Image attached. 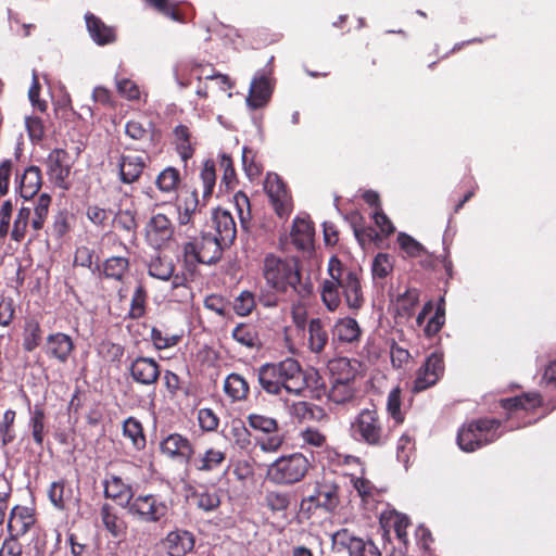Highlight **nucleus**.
Masks as SVG:
<instances>
[{
    "label": "nucleus",
    "mask_w": 556,
    "mask_h": 556,
    "mask_svg": "<svg viewBox=\"0 0 556 556\" xmlns=\"http://www.w3.org/2000/svg\"><path fill=\"white\" fill-rule=\"evenodd\" d=\"M329 278L320 286L321 302L329 312H334L341 305L343 295L346 306L352 311H358L364 304L358 274L344 267L337 256H331L328 262Z\"/></svg>",
    "instance_id": "1"
},
{
    "label": "nucleus",
    "mask_w": 556,
    "mask_h": 556,
    "mask_svg": "<svg viewBox=\"0 0 556 556\" xmlns=\"http://www.w3.org/2000/svg\"><path fill=\"white\" fill-rule=\"evenodd\" d=\"M263 276L268 287L276 293L293 299L305 300L312 294L313 287L302 281L295 260L269 254L264 258Z\"/></svg>",
    "instance_id": "2"
},
{
    "label": "nucleus",
    "mask_w": 556,
    "mask_h": 556,
    "mask_svg": "<svg viewBox=\"0 0 556 556\" xmlns=\"http://www.w3.org/2000/svg\"><path fill=\"white\" fill-rule=\"evenodd\" d=\"M501 422L496 419H478L464 425L457 433V444L465 452H473L502 435Z\"/></svg>",
    "instance_id": "3"
},
{
    "label": "nucleus",
    "mask_w": 556,
    "mask_h": 556,
    "mask_svg": "<svg viewBox=\"0 0 556 556\" xmlns=\"http://www.w3.org/2000/svg\"><path fill=\"white\" fill-rule=\"evenodd\" d=\"M308 468V459L301 453H293L273 462L267 468L266 478L274 484L290 485L301 481Z\"/></svg>",
    "instance_id": "4"
},
{
    "label": "nucleus",
    "mask_w": 556,
    "mask_h": 556,
    "mask_svg": "<svg viewBox=\"0 0 556 556\" xmlns=\"http://www.w3.org/2000/svg\"><path fill=\"white\" fill-rule=\"evenodd\" d=\"M352 438L371 446H381L387 441V433L375 409L365 408L351 424Z\"/></svg>",
    "instance_id": "5"
},
{
    "label": "nucleus",
    "mask_w": 556,
    "mask_h": 556,
    "mask_svg": "<svg viewBox=\"0 0 556 556\" xmlns=\"http://www.w3.org/2000/svg\"><path fill=\"white\" fill-rule=\"evenodd\" d=\"M225 245L211 233H202L184 247L186 262L195 264H214L220 260Z\"/></svg>",
    "instance_id": "6"
},
{
    "label": "nucleus",
    "mask_w": 556,
    "mask_h": 556,
    "mask_svg": "<svg viewBox=\"0 0 556 556\" xmlns=\"http://www.w3.org/2000/svg\"><path fill=\"white\" fill-rule=\"evenodd\" d=\"M127 513L138 521L156 523L167 517L168 505L157 494H140L135 496Z\"/></svg>",
    "instance_id": "7"
},
{
    "label": "nucleus",
    "mask_w": 556,
    "mask_h": 556,
    "mask_svg": "<svg viewBox=\"0 0 556 556\" xmlns=\"http://www.w3.org/2000/svg\"><path fill=\"white\" fill-rule=\"evenodd\" d=\"M288 380H306L299 362L294 358H286L277 364H265L258 370V382H287Z\"/></svg>",
    "instance_id": "8"
},
{
    "label": "nucleus",
    "mask_w": 556,
    "mask_h": 556,
    "mask_svg": "<svg viewBox=\"0 0 556 556\" xmlns=\"http://www.w3.org/2000/svg\"><path fill=\"white\" fill-rule=\"evenodd\" d=\"M332 544L338 549H346L349 556H381L379 548L371 540L355 536L348 529H340L334 532Z\"/></svg>",
    "instance_id": "9"
},
{
    "label": "nucleus",
    "mask_w": 556,
    "mask_h": 556,
    "mask_svg": "<svg viewBox=\"0 0 556 556\" xmlns=\"http://www.w3.org/2000/svg\"><path fill=\"white\" fill-rule=\"evenodd\" d=\"M264 188L276 214L287 218L292 211V200L285 182L277 174H268Z\"/></svg>",
    "instance_id": "10"
},
{
    "label": "nucleus",
    "mask_w": 556,
    "mask_h": 556,
    "mask_svg": "<svg viewBox=\"0 0 556 556\" xmlns=\"http://www.w3.org/2000/svg\"><path fill=\"white\" fill-rule=\"evenodd\" d=\"M173 236L174 225L165 214H155L148 222L146 237L155 249L165 247L173 239Z\"/></svg>",
    "instance_id": "11"
},
{
    "label": "nucleus",
    "mask_w": 556,
    "mask_h": 556,
    "mask_svg": "<svg viewBox=\"0 0 556 556\" xmlns=\"http://www.w3.org/2000/svg\"><path fill=\"white\" fill-rule=\"evenodd\" d=\"M161 452L180 463H190L194 454L190 440L180 433H170L160 443Z\"/></svg>",
    "instance_id": "12"
},
{
    "label": "nucleus",
    "mask_w": 556,
    "mask_h": 556,
    "mask_svg": "<svg viewBox=\"0 0 556 556\" xmlns=\"http://www.w3.org/2000/svg\"><path fill=\"white\" fill-rule=\"evenodd\" d=\"M43 352L48 358L66 363L74 350V342L71 336L63 332H54L46 338Z\"/></svg>",
    "instance_id": "13"
},
{
    "label": "nucleus",
    "mask_w": 556,
    "mask_h": 556,
    "mask_svg": "<svg viewBox=\"0 0 556 556\" xmlns=\"http://www.w3.org/2000/svg\"><path fill=\"white\" fill-rule=\"evenodd\" d=\"M118 178L123 184L130 185L139 180L144 168L147 159L142 155L122 154L116 163Z\"/></svg>",
    "instance_id": "14"
},
{
    "label": "nucleus",
    "mask_w": 556,
    "mask_h": 556,
    "mask_svg": "<svg viewBox=\"0 0 556 556\" xmlns=\"http://www.w3.org/2000/svg\"><path fill=\"white\" fill-rule=\"evenodd\" d=\"M104 496L116 502L122 508L128 509L135 494L129 483H126L121 477L111 475L104 482Z\"/></svg>",
    "instance_id": "15"
},
{
    "label": "nucleus",
    "mask_w": 556,
    "mask_h": 556,
    "mask_svg": "<svg viewBox=\"0 0 556 556\" xmlns=\"http://www.w3.org/2000/svg\"><path fill=\"white\" fill-rule=\"evenodd\" d=\"M213 224L216 230V239L225 247L231 244L236 238L237 229L232 215L222 208H216L212 214Z\"/></svg>",
    "instance_id": "16"
},
{
    "label": "nucleus",
    "mask_w": 556,
    "mask_h": 556,
    "mask_svg": "<svg viewBox=\"0 0 556 556\" xmlns=\"http://www.w3.org/2000/svg\"><path fill=\"white\" fill-rule=\"evenodd\" d=\"M305 501L316 507L333 510L339 504L338 485L329 481L318 482L315 491Z\"/></svg>",
    "instance_id": "17"
},
{
    "label": "nucleus",
    "mask_w": 556,
    "mask_h": 556,
    "mask_svg": "<svg viewBox=\"0 0 556 556\" xmlns=\"http://www.w3.org/2000/svg\"><path fill=\"white\" fill-rule=\"evenodd\" d=\"M270 94L269 78L264 73H257L251 81L247 104L254 110L262 108L267 103Z\"/></svg>",
    "instance_id": "18"
},
{
    "label": "nucleus",
    "mask_w": 556,
    "mask_h": 556,
    "mask_svg": "<svg viewBox=\"0 0 556 556\" xmlns=\"http://www.w3.org/2000/svg\"><path fill=\"white\" fill-rule=\"evenodd\" d=\"M86 26L92 40L99 46H105L116 40L115 28L104 24L92 13L85 15Z\"/></svg>",
    "instance_id": "19"
},
{
    "label": "nucleus",
    "mask_w": 556,
    "mask_h": 556,
    "mask_svg": "<svg viewBox=\"0 0 556 556\" xmlns=\"http://www.w3.org/2000/svg\"><path fill=\"white\" fill-rule=\"evenodd\" d=\"M100 518L104 529L113 538L122 539L126 534L127 522L111 504L105 503L101 506Z\"/></svg>",
    "instance_id": "20"
},
{
    "label": "nucleus",
    "mask_w": 556,
    "mask_h": 556,
    "mask_svg": "<svg viewBox=\"0 0 556 556\" xmlns=\"http://www.w3.org/2000/svg\"><path fill=\"white\" fill-rule=\"evenodd\" d=\"M168 556H185L194 547V536L186 530L170 531L165 539Z\"/></svg>",
    "instance_id": "21"
},
{
    "label": "nucleus",
    "mask_w": 556,
    "mask_h": 556,
    "mask_svg": "<svg viewBox=\"0 0 556 556\" xmlns=\"http://www.w3.org/2000/svg\"><path fill=\"white\" fill-rule=\"evenodd\" d=\"M314 239V227L308 217L298 216L293 220L291 230L292 243L299 250L311 248Z\"/></svg>",
    "instance_id": "22"
},
{
    "label": "nucleus",
    "mask_w": 556,
    "mask_h": 556,
    "mask_svg": "<svg viewBox=\"0 0 556 556\" xmlns=\"http://www.w3.org/2000/svg\"><path fill=\"white\" fill-rule=\"evenodd\" d=\"M328 343L326 324L320 318H312L307 324V348L314 354H320Z\"/></svg>",
    "instance_id": "23"
},
{
    "label": "nucleus",
    "mask_w": 556,
    "mask_h": 556,
    "mask_svg": "<svg viewBox=\"0 0 556 556\" xmlns=\"http://www.w3.org/2000/svg\"><path fill=\"white\" fill-rule=\"evenodd\" d=\"M125 132L134 140L149 141L152 146L159 141L161 135L149 121H129L125 126Z\"/></svg>",
    "instance_id": "24"
},
{
    "label": "nucleus",
    "mask_w": 556,
    "mask_h": 556,
    "mask_svg": "<svg viewBox=\"0 0 556 556\" xmlns=\"http://www.w3.org/2000/svg\"><path fill=\"white\" fill-rule=\"evenodd\" d=\"M42 185L41 170L37 166L27 167L18 179L20 193L25 200L35 197Z\"/></svg>",
    "instance_id": "25"
},
{
    "label": "nucleus",
    "mask_w": 556,
    "mask_h": 556,
    "mask_svg": "<svg viewBox=\"0 0 556 556\" xmlns=\"http://www.w3.org/2000/svg\"><path fill=\"white\" fill-rule=\"evenodd\" d=\"M131 376L136 382H156L160 375L159 365L151 358H137L130 367Z\"/></svg>",
    "instance_id": "26"
},
{
    "label": "nucleus",
    "mask_w": 556,
    "mask_h": 556,
    "mask_svg": "<svg viewBox=\"0 0 556 556\" xmlns=\"http://www.w3.org/2000/svg\"><path fill=\"white\" fill-rule=\"evenodd\" d=\"M541 403V397L536 393H527L501 400V406L509 413H514L516 415H519V413L522 410L527 412L534 409L539 407Z\"/></svg>",
    "instance_id": "27"
},
{
    "label": "nucleus",
    "mask_w": 556,
    "mask_h": 556,
    "mask_svg": "<svg viewBox=\"0 0 556 556\" xmlns=\"http://www.w3.org/2000/svg\"><path fill=\"white\" fill-rule=\"evenodd\" d=\"M226 460V452L210 447L203 454L193 458L192 465L199 471L210 472L217 470Z\"/></svg>",
    "instance_id": "28"
},
{
    "label": "nucleus",
    "mask_w": 556,
    "mask_h": 556,
    "mask_svg": "<svg viewBox=\"0 0 556 556\" xmlns=\"http://www.w3.org/2000/svg\"><path fill=\"white\" fill-rule=\"evenodd\" d=\"M200 205L198 191L191 190L181 195L177 203L179 225H188Z\"/></svg>",
    "instance_id": "29"
},
{
    "label": "nucleus",
    "mask_w": 556,
    "mask_h": 556,
    "mask_svg": "<svg viewBox=\"0 0 556 556\" xmlns=\"http://www.w3.org/2000/svg\"><path fill=\"white\" fill-rule=\"evenodd\" d=\"M333 334L340 342L353 343L359 340L362 330L354 318L344 317L336 323L333 327Z\"/></svg>",
    "instance_id": "30"
},
{
    "label": "nucleus",
    "mask_w": 556,
    "mask_h": 556,
    "mask_svg": "<svg viewBox=\"0 0 556 556\" xmlns=\"http://www.w3.org/2000/svg\"><path fill=\"white\" fill-rule=\"evenodd\" d=\"M48 495L54 507L64 510L73 501V489L64 481H55L51 483Z\"/></svg>",
    "instance_id": "31"
},
{
    "label": "nucleus",
    "mask_w": 556,
    "mask_h": 556,
    "mask_svg": "<svg viewBox=\"0 0 556 556\" xmlns=\"http://www.w3.org/2000/svg\"><path fill=\"white\" fill-rule=\"evenodd\" d=\"M33 522L34 519L28 508L15 506L10 513L8 528L10 531H16L17 533L24 534L27 532Z\"/></svg>",
    "instance_id": "32"
},
{
    "label": "nucleus",
    "mask_w": 556,
    "mask_h": 556,
    "mask_svg": "<svg viewBox=\"0 0 556 556\" xmlns=\"http://www.w3.org/2000/svg\"><path fill=\"white\" fill-rule=\"evenodd\" d=\"M31 210L27 206H22L12 224V228L10 227V237L13 241L21 243L26 236L27 228L30 225Z\"/></svg>",
    "instance_id": "33"
},
{
    "label": "nucleus",
    "mask_w": 556,
    "mask_h": 556,
    "mask_svg": "<svg viewBox=\"0 0 556 556\" xmlns=\"http://www.w3.org/2000/svg\"><path fill=\"white\" fill-rule=\"evenodd\" d=\"M179 184L180 173L173 166L164 168L155 179V186L163 193H175Z\"/></svg>",
    "instance_id": "34"
},
{
    "label": "nucleus",
    "mask_w": 556,
    "mask_h": 556,
    "mask_svg": "<svg viewBox=\"0 0 556 556\" xmlns=\"http://www.w3.org/2000/svg\"><path fill=\"white\" fill-rule=\"evenodd\" d=\"M51 205V197L48 193H41L34 207V216H30V227L37 233L43 228Z\"/></svg>",
    "instance_id": "35"
},
{
    "label": "nucleus",
    "mask_w": 556,
    "mask_h": 556,
    "mask_svg": "<svg viewBox=\"0 0 556 556\" xmlns=\"http://www.w3.org/2000/svg\"><path fill=\"white\" fill-rule=\"evenodd\" d=\"M292 415L301 421L321 420L326 417L323 408L305 401L292 403Z\"/></svg>",
    "instance_id": "36"
},
{
    "label": "nucleus",
    "mask_w": 556,
    "mask_h": 556,
    "mask_svg": "<svg viewBox=\"0 0 556 556\" xmlns=\"http://www.w3.org/2000/svg\"><path fill=\"white\" fill-rule=\"evenodd\" d=\"M444 363L442 355L432 353L425 363V378H418L415 382H437L443 377Z\"/></svg>",
    "instance_id": "37"
},
{
    "label": "nucleus",
    "mask_w": 556,
    "mask_h": 556,
    "mask_svg": "<svg viewBox=\"0 0 556 556\" xmlns=\"http://www.w3.org/2000/svg\"><path fill=\"white\" fill-rule=\"evenodd\" d=\"M41 327L40 324L34 319L29 318L25 321L24 330H23V348L27 352L34 351L37 346H39L41 342Z\"/></svg>",
    "instance_id": "38"
},
{
    "label": "nucleus",
    "mask_w": 556,
    "mask_h": 556,
    "mask_svg": "<svg viewBox=\"0 0 556 556\" xmlns=\"http://www.w3.org/2000/svg\"><path fill=\"white\" fill-rule=\"evenodd\" d=\"M174 269L175 266L172 260L160 255L152 257L148 266V273L151 277L164 281L168 280L173 276Z\"/></svg>",
    "instance_id": "39"
},
{
    "label": "nucleus",
    "mask_w": 556,
    "mask_h": 556,
    "mask_svg": "<svg viewBox=\"0 0 556 556\" xmlns=\"http://www.w3.org/2000/svg\"><path fill=\"white\" fill-rule=\"evenodd\" d=\"M174 136L176 141L177 151L182 161L187 162L194 152L192 143L190 141V131L187 126L178 125L174 129Z\"/></svg>",
    "instance_id": "40"
},
{
    "label": "nucleus",
    "mask_w": 556,
    "mask_h": 556,
    "mask_svg": "<svg viewBox=\"0 0 556 556\" xmlns=\"http://www.w3.org/2000/svg\"><path fill=\"white\" fill-rule=\"evenodd\" d=\"M227 438L240 450H245L251 444V434L241 419H233L230 422Z\"/></svg>",
    "instance_id": "41"
},
{
    "label": "nucleus",
    "mask_w": 556,
    "mask_h": 556,
    "mask_svg": "<svg viewBox=\"0 0 556 556\" xmlns=\"http://www.w3.org/2000/svg\"><path fill=\"white\" fill-rule=\"evenodd\" d=\"M123 433L130 439L135 448L141 450L146 446V437L142 426L137 419L132 417L126 419L123 425Z\"/></svg>",
    "instance_id": "42"
},
{
    "label": "nucleus",
    "mask_w": 556,
    "mask_h": 556,
    "mask_svg": "<svg viewBox=\"0 0 556 556\" xmlns=\"http://www.w3.org/2000/svg\"><path fill=\"white\" fill-rule=\"evenodd\" d=\"M232 338L238 343L249 349H255L261 345V341L255 329L249 325H238L232 331Z\"/></svg>",
    "instance_id": "43"
},
{
    "label": "nucleus",
    "mask_w": 556,
    "mask_h": 556,
    "mask_svg": "<svg viewBox=\"0 0 556 556\" xmlns=\"http://www.w3.org/2000/svg\"><path fill=\"white\" fill-rule=\"evenodd\" d=\"M129 266L128 260L121 256L108 258L103 264V276L115 280H122Z\"/></svg>",
    "instance_id": "44"
},
{
    "label": "nucleus",
    "mask_w": 556,
    "mask_h": 556,
    "mask_svg": "<svg viewBox=\"0 0 556 556\" xmlns=\"http://www.w3.org/2000/svg\"><path fill=\"white\" fill-rule=\"evenodd\" d=\"M66 156L67 152L63 149H54L48 155L50 173L61 180H63L70 172L67 166L63 165Z\"/></svg>",
    "instance_id": "45"
},
{
    "label": "nucleus",
    "mask_w": 556,
    "mask_h": 556,
    "mask_svg": "<svg viewBox=\"0 0 556 556\" xmlns=\"http://www.w3.org/2000/svg\"><path fill=\"white\" fill-rule=\"evenodd\" d=\"M324 391L328 393V399L336 404H344L350 402L355 396V390L352 384H330L327 389V384H321Z\"/></svg>",
    "instance_id": "46"
},
{
    "label": "nucleus",
    "mask_w": 556,
    "mask_h": 556,
    "mask_svg": "<svg viewBox=\"0 0 556 556\" xmlns=\"http://www.w3.org/2000/svg\"><path fill=\"white\" fill-rule=\"evenodd\" d=\"M265 505L273 513L286 511L291 503L289 492L282 491H267L265 494Z\"/></svg>",
    "instance_id": "47"
},
{
    "label": "nucleus",
    "mask_w": 556,
    "mask_h": 556,
    "mask_svg": "<svg viewBox=\"0 0 556 556\" xmlns=\"http://www.w3.org/2000/svg\"><path fill=\"white\" fill-rule=\"evenodd\" d=\"M200 179L202 182V198L203 201H205L207 198L212 195L216 181L215 164L213 161H205L203 168L200 173Z\"/></svg>",
    "instance_id": "48"
},
{
    "label": "nucleus",
    "mask_w": 556,
    "mask_h": 556,
    "mask_svg": "<svg viewBox=\"0 0 556 556\" xmlns=\"http://www.w3.org/2000/svg\"><path fill=\"white\" fill-rule=\"evenodd\" d=\"M151 342L153 346L157 350L169 349L179 343L182 338V334H169L163 332L161 329L153 327L151 329Z\"/></svg>",
    "instance_id": "49"
},
{
    "label": "nucleus",
    "mask_w": 556,
    "mask_h": 556,
    "mask_svg": "<svg viewBox=\"0 0 556 556\" xmlns=\"http://www.w3.org/2000/svg\"><path fill=\"white\" fill-rule=\"evenodd\" d=\"M299 438L302 441V446L324 447L327 444L326 435L314 427L300 430Z\"/></svg>",
    "instance_id": "50"
},
{
    "label": "nucleus",
    "mask_w": 556,
    "mask_h": 556,
    "mask_svg": "<svg viewBox=\"0 0 556 556\" xmlns=\"http://www.w3.org/2000/svg\"><path fill=\"white\" fill-rule=\"evenodd\" d=\"M192 497L195 501L197 506L204 511L215 510L220 504V498L215 491L204 490L195 492Z\"/></svg>",
    "instance_id": "51"
},
{
    "label": "nucleus",
    "mask_w": 556,
    "mask_h": 556,
    "mask_svg": "<svg viewBox=\"0 0 556 556\" xmlns=\"http://www.w3.org/2000/svg\"><path fill=\"white\" fill-rule=\"evenodd\" d=\"M293 303L291 306V319L299 333H303L306 329L307 324V309L301 304L298 296L290 299Z\"/></svg>",
    "instance_id": "52"
},
{
    "label": "nucleus",
    "mask_w": 556,
    "mask_h": 556,
    "mask_svg": "<svg viewBox=\"0 0 556 556\" xmlns=\"http://www.w3.org/2000/svg\"><path fill=\"white\" fill-rule=\"evenodd\" d=\"M249 425L254 430L271 434L278 431V422L276 419L263 415L251 414L248 417Z\"/></svg>",
    "instance_id": "53"
},
{
    "label": "nucleus",
    "mask_w": 556,
    "mask_h": 556,
    "mask_svg": "<svg viewBox=\"0 0 556 556\" xmlns=\"http://www.w3.org/2000/svg\"><path fill=\"white\" fill-rule=\"evenodd\" d=\"M45 414L43 410L39 406H35L31 412L30 426H31V434L33 439L39 446L43 443V432H45Z\"/></svg>",
    "instance_id": "54"
},
{
    "label": "nucleus",
    "mask_w": 556,
    "mask_h": 556,
    "mask_svg": "<svg viewBox=\"0 0 556 556\" xmlns=\"http://www.w3.org/2000/svg\"><path fill=\"white\" fill-rule=\"evenodd\" d=\"M393 269L392 257L387 253H379L372 262L371 270L375 278H386Z\"/></svg>",
    "instance_id": "55"
},
{
    "label": "nucleus",
    "mask_w": 556,
    "mask_h": 556,
    "mask_svg": "<svg viewBox=\"0 0 556 556\" xmlns=\"http://www.w3.org/2000/svg\"><path fill=\"white\" fill-rule=\"evenodd\" d=\"M146 299H147V292L144 288L139 285L131 298V304H130V311L129 316L131 318H140L144 315L146 312Z\"/></svg>",
    "instance_id": "56"
},
{
    "label": "nucleus",
    "mask_w": 556,
    "mask_h": 556,
    "mask_svg": "<svg viewBox=\"0 0 556 556\" xmlns=\"http://www.w3.org/2000/svg\"><path fill=\"white\" fill-rule=\"evenodd\" d=\"M15 419V412L12 409H8L3 414V418L0 421V440L2 443V446L8 445L14 440V433H13V424Z\"/></svg>",
    "instance_id": "57"
},
{
    "label": "nucleus",
    "mask_w": 556,
    "mask_h": 556,
    "mask_svg": "<svg viewBox=\"0 0 556 556\" xmlns=\"http://www.w3.org/2000/svg\"><path fill=\"white\" fill-rule=\"evenodd\" d=\"M255 306L254 294L250 291H242L233 302V309L240 316L249 315Z\"/></svg>",
    "instance_id": "58"
},
{
    "label": "nucleus",
    "mask_w": 556,
    "mask_h": 556,
    "mask_svg": "<svg viewBox=\"0 0 556 556\" xmlns=\"http://www.w3.org/2000/svg\"><path fill=\"white\" fill-rule=\"evenodd\" d=\"M118 93L128 100H138L140 98L139 86L128 78H115Z\"/></svg>",
    "instance_id": "59"
},
{
    "label": "nucleus",
    "mask_w": 556,
    "mask_h": 556,
    "mask_svg": "<svg viewBox=\"0 0 556 556\" xmlns=\"http://www.w3.org/2000/svg\"><path fill=\"white\" fill-rule=\"evenodd\" d=\"M198 421L200 428L205 432L215 431L219 425L218 416L211 408H200L198 410Z\"/></svg>",
    "instance_id": "60"
},
{
    "label": "nucleus",
    "mask_w": 556,
    "mask_h": 556,
    "mask_svg": "<svg viewBox=\"0 0 556 556\" xmlns=\"http://www.w3.org/2000/svg\"><path fill=\"white\" fill-rule=\"evenodd\" d=\"M13 213V203L11 200H5L0 206V240L9 236L11 220Z\"/></svg>",
    "instance_id": "61"
},
{
    "label": "nucleus",
    "mask_w": 556,
    "mask_h": 556,
    "mask_svg": "<svg viewBox=\"0 0 556 556\" xmlns=\"http://www.w3.org/2000/svg\"><path fill=\"white\" fill-rule=\"evenodd\" d=\"M397 242H399L401 249L403 251H405V253L408 256H412V257L419 256L424 251V247L418 241H416L413 237H410L409 235H407L405 232L399 233Z\"/></svg>",
    "instance_id": "62"
},
{
    "label": "nucleus",
    "mask_w": 556,
    "mask_h": 556,
    "mask_svg": "<svg viewBox=\"0 0 556 556\" xmlns=\"http://www.w3.org/2000/svg\"><path fill=\"white\" fill-rule=\"evenodd\" d=\"M242 165L245 174L251 179L260 176L262 172V166L255 162L254 153L248 147L242 149Z\"/></svg>",
    "instance_id": "63"
},
{
    "label": "nucleus",
    "mask_w": 556,
    "mask_h": 556,
    "mask_svg": "<svg viewBox=\"0 0 556 556\" xmlns=\"http://www.w3.org/2000/svg\"><path fill=\"white\" fill-rule=\"evenodd\" d=\"M93 256L94 251L92 249L85 245L78 247L74 255V265L86 267L94 271V269L92 268Z\"/></svg>",
    "instance_id": "64"
}]
</instances>
